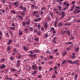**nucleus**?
<instances>
[{"label":"nucleus","instance_id":"f257e3e1","mask_svg":"<svg viewBox=\"0 0 80 80\" xmlns=\"http://www.w3.org/2000/svg\"><path fill=\"white\" fill-rule=\"evenodd\" d=\"M79 61L78 60H76L75 61L72 62V61L70 60H68V62H69V63H71V64H77V62Z\"/></svg>","mask_w":80,"mask_h":80},{"label":"nucleus","instance_id":"f03ea898","mask_svg":"<svg viewBox=\"0 0 80 80\" xmlns=\"http://www.w3.org/2000/svg\"><path fill=\"white\" fill-rule=\"evenodd\" d=\"M32 68L34 69V70H36V69H37V66L36 64H34L32 66Z\"/></svg>","mask_w":80,"mask_h":80},{"label":"nucleus","instance_id":"7ed1b4c3","mask_svg":"<svg viewBox=\"0 0 80 80\" xmlns=\"http://www.w3.org/2000/svg\"><path fill=\"white\" fill-rule=\"evenodd\" d=\"M6 66L4 64H2L1 66L0 67L2 69H3V68H5Z\"/></svg>","mask_w":80,"mask_h":80},{"label":"nucleus","instance_id":"20e7f679","mask_svg":"<svg viewBox=\"0 0 80 80\" xmlns=\"http://www.w3.org/2000/svg\"><path fill=\"white\" fill-rule=\"evenodd\" d=\"M63 5H66V7H69V3H68L67 4V2H63Z\"/></svg>","mask_w":80,"mask_h":80},{"label":"nucleus","instance_id":"39448f33","mask_svg":"<svg viewBox=\"0 0 80 80\" xmlns=\"http://www.w3.org/2000/svg\"><path fill=\"white\" fill-rule=\"evenodd\" d=\"M18 3V2H17L14 3L13 4L15 5L16 7H18V4H17Z\"/></svg>","mask_w":80,"mask_h":80},{"label":"nucleus","instance_id":"423d86ee","mask_svg":"<svg viewBox=\"0 0 80 80\" xmlns=\"http://www.w3.org/2000/svg\"><path fill=\"white\" fill-rule=\"evenodd\" d=\"M34 52L35 53H40V50L37 49V50H34Z\"/></svg>","mask_w":80,"mask_h":80},{"label":"nucleus","instance_id":"0eeeda50","mask_svg":"<svg viewBox=\"0 0 80 80\" xmlns=\"http://www.w3.org/2000/svg\"><path fill=\"white\" fill-rule=\"evenodd\" d=\"M20 64V61L19 60H18L17 62V65L19 66Z\"/></svg>","mask_w":80,"mask_h":80},{"label":"nucleus","instance_id":"6e6552de","mask_svg":"<svg viewBox=\"0 0 80 80\" xmlns=\"http://www.w3.org/2000/svg\"><path fill=\"white\" fill-rule=\"evenodd\" d=\"M57 23H58V21L56 20L54 24V27H57Z\"/></svg>","mask_w":80,"mask_h":80},{"label":"nucleus","instance_id":"1a4fd4ad","mask_svg":"<svg viewBox=\"0 0 80 80\" xmlns=\"http://www.w3.org/2000/svg\"><path fill=\"white\" fill-rule=\"evenodd\" d=\"M44 27L45 29H47V27H48V26L47 25V23H45L44 24Z\"/></svg>","mask_w":80,"mask_h":80},{"label":"nucleus","instance_id":"9d476101","mask_svg":"<svg viewBox=\"0 0 80 80\" xmlns=\"http://www.w3.org/2000/svg\"><path fill=\"white\" fill-rule=\"evenodd\" d=\"M62 18H63V17H65V14H64V12H62Z\"/></svg>","mask_w":80,"mask_h":80},{"label":"nucleus","instance_id":"9b49d317","mask_svg":"<svg viewBox=\"0 0 80 80\" xmlns=\"http://www.w3.org/2000/svg\"><path fill=\"white\" fill-rule=\"evenodd\" d=\"M67 33V31L65 30L64 31V32H63V31H62V32H61V33H62V34H64V33Z\"/></svg>","mask_w":80,"mask_h":80},{"label":"nucleus","instance_id":"f8f14e48","mask_svg":"<svg viewBox=\"0 0 80 80\" xmlns=\"http://www.w3.org/2000/svg\"><path fill=\"white\" fill-rule=\"evenodd\" d=\"M42 69V66H39L38 67V69L40 71Z\"/></svg>","mask_w":80,"mask_h":80},{"label":"nucleus","instance_id":"ddd939ff","mask_svg":"<svg viewBox=\"0 0 80 80\" xmlns=\"http://www.w3.org/2000/svg\"><path fill=\"white\" fill-rule=\"evenodd\" d=\"M12 40L10 39L9 41V42H8V45H10V44L11 43V42H12Z\"/></svg>","mask_w":80,"mask_h":80},{"label":"nucleus","instance_id":"4468645a","mask_svg":"<svg viewBox=\"0 0 80 80\" xmlns=\"http://www.w3.org/2000/svg\"><path fill=\"white\" fill-rule=\"evenodd\" d=\"M44 37L45 38H48V33H47L46 34H45L44 35Z\"/></svg>","mask_w":80,"mask_h":80},{"label":"nucleus","instance_id":"2eb2a0df","mask_svg":"<svg viewBox=\"0 0 80 80\" xmlns=\"http://www.w3.org/2000/svg\"><path fill=\"white\" fill-rule=\"evenodd\" d=\"M78 77V74H76L75 75L74 79L75 80H77V78Z\"/></svg>","mask_w":80,"mask_h":80},{"label":"nucleus","instance_id":"dca6fc26","mask_svg":"<svg viewBox=\"0 0 80 80\" xmlns=\"http://www.w3.org/2000/svg\"><path fill=\"white\" fill-rule=\"evenodd\" d=\"M74 7H75V5L72 6V8L70 9V11H72V10H73V9Z\"/></svg>","mask_w":80,"mask_h":80},{"label":"nucleus","instance_id":"f3484780","mask_svg":"<svg viewBox=\"0 0 80 80\" xmlns=\"http://www.w3.org/2000/svg\"><path fill=\"white\" fill-rule=\"evenodd\" d=\"M22 34H23V33H22V31H20L19 32V35H22Z\"/></svg>","mask_w":80,"mask_h":80},{"label":"nucleus","instance_id":"a211bd4d","mask_svg":"<svg viewBox=\"0 0 80 80\" xmlns=\"http://www.w3.org/2000/svg\"><path fill=\"white\" fill-rule=\"evenodd\" d=\"M38 12V11H34V12H33V14H34V15H35L36 14H37V13Z\"/></svg>","mask_w":80,"mask_h":80},{"label":"nucleus","instance_id":"6ab92c4d","mask_svg":"<svg viewBox=\"0 0 80 80\" xmlns=\"http://www.w3.org/2000/svg\"><path fill=\"white\" fill-rule=\"evenodd\" d=\"M63 23H61V22H59L58 24V26H62V25Z\"/></svg>","mask_w":80,"mask_h":80},{"label":"nucleus","instance_id":"aec40b11","mask_svg":"<svg viewBox=\"0 0 80 80\" xmlns=\"http://www.w3.org/2000/svg\"><path fill=\"white\" fill-rule=\"evenodd\" d=\"M9 33L12 36V37H13V34H12V31H9Z\"/></svg>","mask_w":80,"mask_h":80},{"label":"nucleus","instance_id":"412c9836","mask_svg":"<svg viewBox=\"0 0 80 80\" xmlns=\"http://www.w3.org/2000/svg\"><path fill=\"white\" fill-rule=\"evenodd\" d=\"M30 21H28L27 22V24L28 25H30Z\"/></svg>","mask_w":80,"mask_h":80},{"label":"nucleus","instance_id":"4be33fe9","mask_svg":"<svg viewBox=\"0 0 80 80\" xmlns=\"http://www.w3.org/2000/svg\"><path fill=\"white\" fill-rule=\"evenodd\" d=\"M22 58V55H19V56H18V59H20V58Z\"/></svg>","mask_w":80,"mask_h":80},{"label":"nucleus","instance_id":"5701e85b","mask_svg":"<svg viewBox=\"0 0 80 80\" xmlns=\"http://www.w3.org/2000/svg\"><path fill=\"white\" fill-rule=\"evenodd\" d=\"M66 55H67V52H63V56H64Z\"/></svg>","mask_w":80,"mask_h":80},{"label":"nucleus","instance_id":"b1692460","mask_svg":"<svg viewBox=\"0 0 80 80\" xmlns=\"http://www.w3.org/2000/svg\"><path fill=\"white\" fill-rule=\"evenodd\" d=\"M12 72H16L17 70H15V69L12 68Z\"/></svg>","mask_w":80,"mask_h":80},{"label":"nucleus","instance_id":"393cba45","mask_svg":"<svg viewBox=\"0 0 80 80\" xmlns=\"http://www.w3.org/2000/svg\"><path fill=\"white\" fill-rule=\"evenodd\" d=\"M58 9H59V10H60V11L61 10V8H62V7H61V6H58Z\"/></svg>","mask_w":80,"mask_h":80},{"label":"nucleus","instance_id":"a878e982","mask_svg":"<svg viewBox=\"0 0 80 80\" xmlns=\"http://www.w3.org/2000/svg\"><path fill=\"white\" fill-rule=\"evenodd\" d=\"M8 50H10V47L8 46L7 48Z\"/></svg>","mask_w":80,"mask_h":80},{"label":"nucleus","instance_id":"bb28decb","mask_svg":"<svg viewBox=\"0 0 80 80\" xmlns=\"http://www.w3.org/2000/svg\"><path fill=\"white\" fill-rule=\"evenodd\" d=\"M11 12L12 13H13V14H15L16 12H15V11H11Z\"/></svg>","mask_w":80,"mask_h":80},{"label":"nucleus","instance_id":"cd10ccee","mask_svg":"<svg viewBox=\"0 0 80 80\" xmlns=\"http://www.w3.org/2000/svg\"><path fill=\"white\" fill-rule=\"evenodd\" d=\"M67 33H68V34L69 35H70V31H69V30H68L67 31Z\"/></svg>","mask_w":80,"mask_h":80},{"label":"nucleus","instance_id":"c85d7f7f","mask_svg":"<svg viewBox=\"0 0 80 80\" xmlns=\"http://www.w3.org/2000/svg\"><path fill=\"white\" fill-rule=\"evenodd\" d=\"M1 62H5V58H3L1 59Z\"/></svg>","mask_w":80,"mask_h":80},{"label":"nucleus","instance_id":"c756f323","mask_svg":"<svg viewBox=\"0 0 80 80\" xmlns=\"http://www.w3.org/2000/svg\"><path fill=\"white\" fill-rule=\"evenodd\" d=\"M19 8H20V9H22V10L23 7V6H20L19 7Z\"/></svg>","mask_w":80,"mask_h":80},{"label":"nucleus","instance_id":"7c9ffc66","mask_svg":"<svg viewBox=\"0 0 80 80\" xmlns=\"http://www.w3.org/2000/svg\"><path fill=\"white\" fill-rule=\"evenodd\" d=\"M37 72L36 71H34L33 73H32V75H35V73H36Z\"/></svg>","mask_w":80,"mask_h":80},{"label":"nucleus","instance_id":"2f4dec72","mask_svg":"<svg viewBox=\"0 0 80 80\" xmlns=\"http://www.w3.org/2000/svg\"><path fill=\"white\" fill-rule=\"evenodd\" d=\"M22 25L23 26V27H25V22H23Z\"/></svg>","mask_w":80,"mask_h":80},{"label":"nucleus","instance_id":"473e14b6","mask_svg":"<svg viewBox=\"0 0 80 80\" xmlns=\"http://www.w3.org/2000/svg\"><path fill=\"white\" fill-rule=\"evenodd\" d=\"M79 50V48H76V51L78 52V51Z\"/></svg>","mask_w":80,"mask_h":80},{"label":"nucleus","instance_id":"72a5a7b5","mask_svg":"<svg viewBox=\"0 0 80 80\" xmlns=\"http://www.w3.org/2000/svg\"><path fill=\"white\" fill-rule=\"evenodd\" d=\"M10 28L12 30H15V28L12 27V28Z\"/></svg>","mask_w":80,"mask_h":80},{"label":"nucleus","instance_id":"f704fd0d","mask_svg":"<svg viewBox=\"0 0 80 80\" xmlns=\"http://www.w3.org/2000/svg\"><path fill=\"white\" fill-rule=\"evenodd\" d=\"M6 34L8 37H10V36H9V34H8V33H6Z\"/></svg>","mask_w":80,"mask_h":80},{"label":"nucleus","instance_id":"c9c22d12","mask_svg":"<svg viewBox=\"0 0 80 80\" xmlns=\"http://www.w3.org/2000/svg\"><path fill=\"white\" fill-rule=\"evenodd\" d=\"M67 43H69V44H72V42H66V44H67Z\"/></svg>","mask_w":80,"mask_h":80},{"label":"nucleus","instance_id":"e433bc0d","mask_svg":"<svg viewBox=\"0 0 80 80\" xmlns=\"http://www.w3.org/2000/svg\"><path fill=\"white\" fill-rule=\"evenodd\" d=\"M31 7L34 8L35 7V5H33V4H32L31 5Z\"/></svg>","mask_w":80,"mask_h":80},{"label":"nucleus","instance_id":"4c0bfd02","mask_svg":"<svg viewBox=\"0 0 80 80\" xmlns=\"http://www.w3.org/2000/svg\"><path fill=\"white\" fill-rule=\"evenodd\" d=\"M36 57V54H34L33 55H32V57Z\"/></svg>","mask_w":80,"mask_h":80},{"label":"nucleus","instance_id":"58836bf2","mask_svg":"<svg viewBox=\"0 0 80 80\" xmlns=\"http://www.w3.org/2000/svg\"><path fill=\"white\" fill-rule=\"evenodd\" d=\"M24 49L25 50H27V48L26 47L24 46L23 47Z\"/></svg>","mask_w":80,"mask_h":80},{"label":"nucleus","instance_id":"ea45409f","mask_svg":"<svg viewBox=\"0 0 80 80\" xmlns=\"http://www.w3.org/2000/svg\"><path fill=\"white\" fill-rule=\"evenodd\" d=\"M29 52H30V53L31 54H32L33 53H34V52H32V51H29Z\"/></svg>","mask_w":80,"mask_h":80},{"label":"nucleus","instance_id":"a19ab883","mask_svg":"<svg viewBox=\"0 0 80 80\" xmlns=\"http://www.w3.org/2000/svg\"><path fill=\"white\" fill-rule=\"evenodd\" d=\"M19 18H20L21 19V20H22L23 19V18L21 16H19Z\"/></svg>","mask_w":80,"mask_h":80},{"label":"nucleus","instance_id":"79ce46f5","mask_svg":"<svg viewBox=\"0 0 80 80\" xmlns=\"http://www.w3.org/2000/svg\"><path fill=\"white\" fill-rule=\"evenodd\" d=\"M51 30H53V31L55 29H54V28H52L51 29Z\"/></svg>","mask_w":80,"mask_h":80},{"label":"nucleus","instance_id":"37998d69","mask_svg":"<svg viewBox=\"0 0 80 80\" xmlns=\"http://www.w3.org/2000/svg\"><path fill=\"white\" fill-rule=\"evenodd\" d=\"M49 64H52V61H50L49 62Z\"/></svg>","mask_w":80,"mask_h":80},{"label":"nucleus","instance_id":"c03bdc74","mask_svg":"<svg viewBox=\"0 0 80 80\" xmlns=\"http://www.w3.org/2000/svg\"><path fill=\"white\" fill-rule=\"evenodd\" d=\"M68 8L67 7H65L64 9H63V10H67Z\"/></svg>","mask_w":80,"mask_h":80},{"label":"nucleus","instance_id":"a18cd8bd","mask_svg":"<svg viewBox=\"0 0 80 80\" xmlns=\"http://www.w3.org/2000/svg\"><path fill=\"white\" fill-rule=\"evenodd\" d=\"M53 70V68H51L49 70V71H50L51 70Z\"/></svg>","mask_w":80,"mask_h":80},{"label":"nucleus","instance_id":"49530a36","mask_svg":"<svg viewBox=\"0 0 80 80\" xmlns=\"http://www.w3.org/2000/svg\"><path fill=\"white\" fill-rule=\"evenodd\" d=\"M40 24L38 25V26L39 30H40Z\"/></svg>","mask_w":80,"mask_h":80},{"label":"nucleus","instance_id":"de8ad7c7","mask_svg":"<svg viewBox=\"0 0 80 80\" xmlns=\"http://www.w3.org/2000/svg\"><path fill=\"white\" fill-rule=\"evenodd\" d=\"M49 58H50L52 59V58H53V57L52 56H50L49 57Z\"/></svg>","mask_w":80,"mask_h":80},{"label":"nucleus","instance_id":"09e8293b","mask_svg":"<svg viewBox=\"0 0 80 80\" xmlns=\"http://www.w3.org/2000/svg\"><path fill=\"white\" fill-rule=\"evenodd\" d=\"M34 21H35V22H38V20L37 19H35L34 20Z\"/></svg>","mask_w":80,"mask_h":80},{"label":"nucleus","instance_id":"8fccbe9b","mask_svg":"<svg viewBox=\"0 0 80 80\" xmlns=\"http://www.w3.org/2000/svg\"><path fill=\"white\" fill-rule=\"evenodd\" d=\"M65 61H63V62H62V64H64V63H65Z\"/></svg>","mask_w":80,"mask_h":80},{"label":"nucleus","instance_id":"3c124183","mask_svg":"<svg viewBox=\"0 0 80 80\" xmlns=\"http://www.w3.org/2000/svg\"><path fill=\"white\" fill-rule=\"evenodd\" d=\"M42 76L40 75L38 76V78H42Z\"/></svg>","mask_w":80,"mask_h":80},{"label":"nucleus","instance_id":"603ef678","mask_svg":"<svg viewBox=\"0 0 80 80\" xmlns=\"http://www.w3.org/2000/svg\"><path fill=\"white\" fill-rule=\"evenodd\" d=\"M1 10V11L2 12V13H4L5 12V11H4V10Z\"/></svg>","mask_w":80,"mask_h":80},{"label":"nucleus","instance_id":"864d4df0","mask_svg":"<svg viewBox=\"0 0 80 80\" xmlns=\"http://www.w3.org/2000/svg\"><path fill=\"white\" fill-rule=\"evenodd\" d=\"M52 42H53L54 43H56V41H54V40H52Z\"/></svg>","mask_w":80,"mask_h":80},{"label":"nucleus","instance_id":"5fc2aeb1","mask_svg":"<svg viewBox=\"0 0 80 80\" xmlns=\"http://www.w3.org/2000/svg\"><path fill=\"white\" fill-rule=\"evenodd\" d=\"M22 10H27L26 8H23Z\"/></svg>","mask_w":80,"mask_h":80},{"label":"nucleus","instance_id":"6e6d98bb","mask_svg":"<svg viewBox=\"0 0 80 80\" xmlns=\"http://www.w3.org/2000/svg\"><path fill=\"white\" fill-rule=\"evenodd\" d=\"M57 50H58V49H57L54 50V51H55V52H57Z\"/></svg>","mask_w":80,"mask_h":80},{"label":"nucleus","instance_id":"4d7b16f0","mask_svg":"<svg viewBox=\"0 0 80 80\" xmlns=\"http://www.w3.org/2000/svg\"><path fill=\"white\" fill-rule=\"evenodd\" d=\"M72 58H75V56H73L72 57Z\"/></svg>","mask_w":80,"mask_h":80},{"label":"nucleus","instance_id":"13d9d810","mask_svg":"<svg viewBox=\"0 0 80 80\" xmlns=\"http://www.w3.org/2000/svg\"><path fill=\"white\" fill-rule=\"evenodd\" d=\"M76 8H77L78 9H80V7H79L78 6H77Z\"/></svg>","mask_w":80,"mask_h":80},{"label":"nucleus","instance_id":"bf43d9fd","mask_svg":"<svg viewBox=\"0 0 80 80\" xmlns=\"http://www.w3.org/2000/svg\"><path fill=\"white\" fill-rule=\"evenodd\" d=\"M52 33H56V32H55V30H54V31H53L52 32Z\"/></svg>","mask_w":80,"mask_h":80},{"label":"nucleus","instance_id":"052dcab7","mask_svg":"<svg viewBox=\"0 0 80 80\" xmlns=\"http://www.w3.org/2000/svg\"><path fill=\"white\" fill-rule=\"evenodd\" d=\"M35 40H36V41H39V40H38V39L37 38L35 39Z\"/></svg>","mask_w":80,"mask_h":80},{"label":"nucleus","instance_id":"680f3d73","mask_svg":"<svg viewBox=\"0 0 80 80\" xmlns=\"http://www.w3.org/2000/svg\"><path fill=\"white\" fill-rule=\"evenodd\" d=\"M80 10L77 11V13H80Z\"/></svg>","mask_w":80,"mask_h":80},{"label":"nucleus","instance_id":"e2e57ef3","mask_svg":"<svg viewBox=\"0 0 80 80\" xmlns=\"http://www.w3.org/2000/svg\"><path fill=\"white\" fill-rule=\"evenodd\" d=\"M2 2L3 3H5V1L4 0H2Z\"/></svg>","mask_w":80,"mask_h":80},{"label":"nucleus","instance_id":"0e129e2a","mask_svg":"<svg viewBox=\"0 0 80 80\" xmlns=\"http://www.w3.org/2000/svg\"><path fill=\"white\" fill-rule=\"evenodd\" d=\"M42 31H44V28H41Z\"/></svg>","mask_w":80,"mask_h":80},{"label":"nucleus","instance_id":"69168bd1","mask_svg":"<svg viewBox=\"0 0 80 80\" xmlns=\"http://www.w3.org/2000/svg\"><path fill=\"white\" fill-rule=\"evenodd\" d=\"M30 30H31V31L33 30V29L32 28H30Z\"/></svg>","mask_w":80,"mask_h":80},{"label":"nucleus","instance_id":"338daca9","mask_svg":"<svg viewBox=\"0 0 80 80\" xmlns=\"http://www.w3.org/2000/svg\"><path fill=\"white\" fill-rule=\"evenodd\" d=\"M10 58H11V60H12V61L13 60V58H12V57H11Z\"/></svg>","mask_w":80,"mask_h":80},{"label":"nucleus","instance_id":"774afa93","mask_svg":"<svg viewBox=\"0 0 80 80\" xmlns=\"http://www.w3.org/2000/svg\"><path fill=\"white\" fill-rule=\"evenodd\" d=\"M38 20H42V19L41 18H39L38 19Z\"/></svg>","mask_w":80,"mask_h":80}]
</instances>
